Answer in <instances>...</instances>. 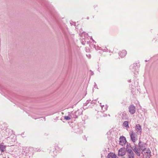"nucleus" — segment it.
<instances>
[{
	"mask_svg": "<svg viewBox=\"0 0 158 158\" xmlns=\"http://www.w3.org/2000/svg\"><path fill=\"white\" fill-rule=\"evenodd\" d=\"M138 145L139 147L138 148H137L135 145V147H133V148H132V149L138 156H139L140 154L139 151H141L142 152H143V151L145 150V148H146V144L143 143H141L140 141L138 144Z\"/></svg>",
	"mask_w": 158,
	"mask_h": 158,
	"instance_id": "nucleus-1",
	"label": "nucleus"
},
{
	"mask_svg": "<svg viewBox=\"0 0 158 158\" xmlns=\"http://www.w3.org/2000/svg\"><path fill=\"white\" fill-rule=\"evenodd\" d=\"M127 151L128 158H134V154L131 149L127 148Z\"/></svg>",
	"mask_w": 158,
	"mask_h": 158,
	"instance_id": "nucleus-2",
	"label": "nucleus"
},
{
	"mask_svg": "<svg viewBox=\"0 0 158 158\" xmlns=\"http://www.w3.org/2000/svg\"><path fill=\"white\" fill-rule=\"evenodd\" d=\"M130 136L131 141L134 143L137 140L136 134L133 131H132L130 133Z\"/></svg>",
	"mask_w": 158,
	"mask_h": 158,
	"instance_id": "nucleus-3",
	"label": "nucleus"
},
{
	"mask_svg": "<svg viewBox=\"0 0 158 158\" xmlns=\"http://www.w3.org/2000/svg\"><path fill=\"white\" fill-rule=\"evenodd\" d=\"M119 144L120 145L123 146L125 145L127 142L125 137L123 136H121L119 139Z\"/></svg>",
	"mask_w": 158,
	"mask_h": 158,
	"instance_id": "nucleus-4",
	"label": "nucleus"
},
{
	"mask_svg": "<svg viewBox=\"0 0 158 158\" xmlns=\"http://www.w3.org/2000/svg\"><path fill=\"white\" fill-rule=\"evenodd\" d=\"M130 114H133L135 112V107L133 105H131L128 108Z\"/></svg>",
	"mask_w": 158,
	"mask_h": 158,
	"instance_id": "nucleus-5",
	"label": "nucleus"
},
{
	"mask_svg": "<svg viewBox=\"0 0 158 158\" xmlns=\"http://www.w3.org/2000/svg\"><path fill=\"white\" fill-rule=\"evenodd\" d=\"M135 130L136 133L137 134H141L142 132V128L141 126L139 124L136 125L135 127Z\"/></svg>",
	"mask_w": 158,
	"mask_h": 158,
	"instance_id": "nucleus-6",
	"label": "nucleus"
},
{
	"mask_svg": "<svg viewBox=\"0 0 158 158\" xmlns=\"http://www.w3.org/2000/svg\"><path fill=\"white\" fill-rule=\"evenodd\" d=\"M69 113V116H70L71 118H77L78 116L79 115L78 111L74 112H72L71 113Z\"/></svg>",
	"mask_w": 158,
	"mask_h": 158,
	"instance_id": "nucleus-7",
	"label": "nucleus"
},
{
	"mask_svg": "<svg viewBox=\"0 0 158 158\" xmlns=\"http://www.w3.org/2000/svg\"><path fill=\"white\" fill-rule=\"evenodd\" d=\"M126 154V150L125 148H121L118 151V155L123 156Z\"/></svg>",
	"mask_w": 158,
	"mask_h": 158,
	"instance_id": "nucleus-8",
	"label": "nucleus"
},
{
	"mask_svg": "<svg viewBox=\"0 0 158 158\" xmlns=\"http://www.w3.org/2000/svg\"><path fill=\"white\" fill-rule=\"evenodd\" d=\"M127 52L126 50H123L122 51L119 52V56L121 57H123L125 56L127 54Z\"/></svg>",
	"mask_w": 158,
	"mask_h": 158,
	"instance_id": "nucleus-9",
	"label": "nucleus"
},
{
	"mask_svg": "<svg viewBox=\"0 0 158 158\" xmlns=\"http://www.w3.org/2000/svg\"><path fill=\"white\" fill-rule=\"evenodd\" d=\"M137 68H138V67L137 66L136 64H133L130 67V69L132 71H134V70L136 69Z\"/></svg>",
	"mask_w": 158,
	"mask_h": 158,
	"instance_id": "nucleus-10",
	"label": "nucleus"
},
{
	"mask_svg": "<svg viewBox=\"0 0 158 158\" xmlns=\"http://www.w3.org/2000/svg\"><path fill=\"white\" fill-rule=\"evenodd\" d=\"M121 115L122 119L123 120L126 119L127 118V114L125 112L121 113Z\"/></svg>",
	"mask_w": 158,
	"mask_h": 158,
	"instance_id": "nucleus-11",
	"label": "nucleus"
},
{
	"mask_svg": "<svg viewBox=\"0 0 158 158\" xmlns=\"http://www.w3.org/2000/svg\"><path fill=\"white\" fill-rule=\"evenodd\" d=\"M116 156L113 152L109 153L107 155L108 158H116Z\"/></svg>",
	"mask_w": 158,
	"mask_h": 158,
	"instance_id": "nucleus-12",
	"label": "nucleus"
},
{
	"mask_svg": "<svg viewBox=\"0 0 158 158\" xmlns=\"http://www.w3.org/2000/svg\"><path fill=\"white\" fill-rule=\"evenodd\" d=\"M6 146L2 144H0V151L2 152H4L6 150Z\"/></svg>",
	"mask_w": 158,
	"mask_h": 158,
	"instance_id": "nucleus-13",
	"label": "nucleus"
},
{
	"mask_svg": "<svg viewBox=\"0 0 158 158\" xmlns=\"http://www.w3.org/2000/svg\"><path fill=\"white\" fill-rule=\"evenodd\" d=\"M123 126L126 127L128 128V121H125L123 124Z\"/></svg>",
	"mask_w": 158,
	"mask_h": 158,
	"instance_id": "nucleus-14",
	"label": "nucleus"
},
{
	"mask_svg": "<svg viewBox=\"0 0 158 158\" xmlns=\"http://www.w3.org/2000/svg\"><path fill=\"white\" fill-rule=\"evenodd\" d=\"M64 117V118L66 120H69L71 118L70 116H69V114L68 116H65Z\"/></svg>",
	"mask_w": 158,
	"mask_h": 158,
	"instance_id": "nucleus-15",
	"label": "nucleus"
},
{
	"mask_svg": "<svg viewBox=\"0 0 158 158\" xmlns=\"http://www.w3.org/2000/svg\"><path fill=\"white\" fill-rule=\"evenodd\" d=\"M143 152H144V153L145 154H146L147 153H148V152H151V151L149 150L148 148H146L145 150H144Z\"/></svg>",
	"mask_w": 158,
	"mask_h": 158,
	"instance_id": "nucleus-16",
	"label": "nucleus"
},
{
	"mask_svg": "<svg viewBox=\"0 0 158 158\" xmlns=\"http://www.w3.org/2000/svg\"><path fill=\"white\" fill-rule=\"evenodd\" d=\"M145 155L146 156V158H149L151 156V152H148L145 154Z\"/></svg>",
	"mask_w": 158,
	"mask_h": 158,
	"instance_id": "nucleus-17",
	"label": "nucleus"
},
{
	"mask_svg": "<svg viewBox=\"0 0 158 158\" xmlns=\"http://www.w3.org/2000/svg\"><path fill=\"white\" fill-rule=\"evenodd\" d=\"M128 148L130 149H131V147L130 144H127V145L126 146V150L127 149V148Z\"/></svg>",
	"mask_w": 158,
	"mask_h": 158,
	"instance_id": "nucleus-18",
	"label": "nucleus"
},
{
	"mask_svg": "<svg viewBox=\"0 0 158 158\" xmlns=\"http://www.w3.org/2000/svg\"><path fill=\"white\" fill-rule=\"evenodd\" d=\"M86 56L88 57L89 58H90L91 57V55L89 54H86Z\"/></svg>",
	"mask_w": 158,
	"mask_h": 158,
	"instance_id": "nucleus-19",
	"label": "nucleus"
},
{
	"mask_svg": "<svg viewBox=\"0 0 158 158\" xmlns=\"http://www.w3.org/2000/svg\"><path fill=\"white\" fill-rule=\"evenodd\" d=\"M100 105L101 107H102V109L103 107L104 106V105H102V103H100Z\"/></svg>",
	"mask_w": 158,
	"mask_h": 158,
	"instance_id": "nucleus-20",
	"label": "nucleus"
},
{
	"mask_svg": "<svg viewBox=\"0 0 158 158\" xmlns=\"http://www.w3.org/2000/svg\"><path fill=\"white\" fill-rule=\"evenodd\" d=\"M82 44L85 45V42H82Z\"/></svg>",
	"mask_w": 158,
	"mask_h": 158,
	"instance_id": "nucleus-21",
	"label": "nucleus"
},
{
	"mask_svg": "<svg viewBox=\"0 0 158 158\" xmlns=\"http://www.w3.org/2000/svg\"><path fill=\"white\" fill-rule=\"evenodd\" d=\"M91 39H92V40H93V41H94V40L92 39V38Z\"/></svg>",
	"mask_w": 158,
	"mask_h": 158,
	"instance_id": "nucleus-22",
	"label": "nucleus"
},
{
	"mask_svg": "<svg viewBox=\"0 0 158 158\" xmlns=\"http://www.w3.org/2000/svg\"><path fill=\"white\" fill-rule=\"evenodd\" d=\"M125 158V157H123V158Z\"/></svg>",
	"mask_w": 158,
	"mask_h": 158,
	"instance_id": "nucleus-23",
	"label": "nucleus"
}]
</instances>
